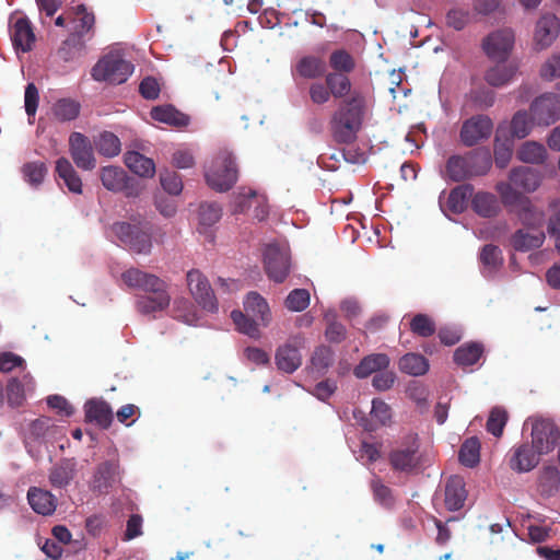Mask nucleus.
<instances>
[{
  "instance_id": "obj_59",
  "label": "nucleus",
  "mask_w": 560,
  "mask_h": 560,
  "mask_svg": "<svg viewBox=\"0 0 560 560\" xmlns=\"http://www.w3.org/2000/svg\"><path fill=\"white\" fill-rule=\"evenodd\" d=\"M308 97L311 103L315 106H323L327 104L332 98V95L326 80H324V82H312L308 85Z\"/></svg>"
},
{
  "instance_id": "obj_41",
  "label": "nucleus",
  "mask_w": 560,
  "mask_h": 560,
  "mask_svg": "<svg viewBox=\"0 0 560 560\" xmlns=\"http://www.w3.org/2000/svg\"><path fill=\"white\" fill-rule=\"evenodd\" d=\"M520 221L529 228L540 226L544 222L545 214L541 210L533 206L529 198H526L515 210Z\"/></svg>"
},
{
  "instance_id": "obj_10",
  "label": "nucleus",
  "mask_w": 560,
  "mask_h": 560,
  "mask_svg": "<svg viewBox=\"0 0 560 560\" xmlns=\"http://www.w3.org/2000/svg\"><path fill=\"white\" fill-rule=\"evenodd\" d=\"M493 131V121L488 115L478 114L466 119L460 128L459 138L464 145L474 147L488 140Z\"/></svg>"
},
{
  "instance_id": "obj_9",
  "label": "nucleus",
  "mask_w": 560,
  "mask_h": 560,
  "mask_svg": "<svg viewBox=\"0 0 560 560\" xmlns=\"http://www.w3.org/2000/svg\"><path fill=\"white\" fill-rule=\"evenodd\" d=\"M265 270L269 279L275 282H283L290 273L291 257L285 246L268 244L264 250Z\"/></svg>"
},
{
  "instance_id": "obj_46",
  "label": "nucleus",
  "mask_w": 560,
  "mask_h": 560,
  "mask_svg": "<svg viewBox=\"0 0 560 560\" xmlns=\"http://www.w3.org/2000/svg\"><path fill=\"white\" fill-rule=\"evenodd\" d=\"M81 105L71 98H60L52 106V114L59 121L74 120L80 114Z\"/></svg>"
},
{
  "instance_id": "obj_25",
  "label": "nucleus",
  "mask_w": 560,
  "mask_h": 560,
  "mask_svg": "<svg viewBox=\"0 0 560 560\" xmlns=\"http://www.w3.org/2000/svg\"><path fill=\"white\" fill-rule=\"evenodd\" d=\"M467 498L464 478L454 475L451 476L445 483V506L448 511L455 512L464 506Z\"/></svg>"
},
{
  "instance_id": "obj_62",
  "label": "nucleus",
  "mask_w": 560,
  "mask_h": 560,
  "mask_svg": "<svg viewBox=\"0 0 560 560\" xmlns=\"http://www.w3.org/2000/svg\"><path fill=\"white\" fill-rule=\"evenodd\" d=\"M8 404L15 408L22 406L25 399L24 385L18 378H11L5 387Z\"/></svg>"
},
{
  "instance_id": "obj_63",
  "label": "nucleus",
  "mask_w": 560,
  "mask_h": 560,
  "mask_svg": "<svg viewBox=\"0 0 560 560\" xmlns=\"http://www.w3.org/2000/svg\"><path fill=\"white\" fill-rule=\"evenodd\" d=\"M173 313L175 318L187 324H191L196 318L191 302L184 298L174 301Z\"/></svg>"
},
{
  "instance_id": "obj_45",
  "label": "nucleus",
  "mask_w": 560,
  "mask_h": 560,
  "mask_svg": "<svg viewBox=\"0 0 560 560\" xmlns=\"http://www.w3.org/2000/svg\"><path fill=\"white\" fill-rule=\"evenodd\" d=\"M371 417L375 423H365L364 429L366 431H374L378 425H387L392 420L390 407L384 400L374 398L372 400Z\"/></svg>"
},
{
  "instance_id": "obj_11",
  "label": "nucleus",
  "mask_w": 560,
  "mask_h": 560,
  "mask_svg": "<svg viewBox=\"0 0 560 560\" xmlns=\"http://www.w3.org/2000/svg\"><path fill=\"white\" fill-rule=\"evenodd\" d=\"M529 112L535 125L555 124L560 119V96L555 93H545L532 102Z\"/></svg>"
},
{
  "instance_id": "obj_7",
  "label": "nucleus",
  "mask_w": 560,
  "mask_h": 560,
  "mask_svg": "<svg viewBox=\"0 0 560 560\" xmlns=\"http://www.w3.org/2000/svg\"><path fill=\"white\" fill-rule=\"evenodd\" d=\"M133 71V65L126 60L119 51H109L92 68L91 75L96 81L121 84Z\"/></svg>"
},
{
  "instance_id": "obj_16",
  "label": "nucleus",
  "mask_w": 560,
  "mask_h": 560,
  "mask_svg": "<svg viewBox=\"0 0 560 560\" xmlns=\"http://www.w3.org/2000/svg\"><path fill=\"white\" fill-rule=\"evenodd\" d=\"M69 152L74 164L84 171L96 166V159L90 139L81 132H72L69 137Z\"/></svg>"
},
{
  "instance_id": "obj_2",
  "label": "nucleus",
  "mask_w": 560,
  "mask_h": 560,
  "mask_svg": "<svg viewBox=\"0 0 560 560\" xmlns=\"http://www.w3.org/2000/svg\"><path fill=\"white\" fill-rule=\"evenodd\" d=\"M121 279L129 288L145 293L137 299L136 307L139 313L150 315L170 306L168 284L160 277L138 268H130L122 272Z\"/></svg>"
},
{
  "instance_id": "obj_36",
  "label": "nucleus",
  "mask_w": 560,
  "mask_h": 560,
  "mask_svg": "<svg viewBox=\"0 0 560 560\" xmlns=\"http://www.w3.org/2000/svg\"><path fill=\"white\" fill-rule=\"evenodd\" d=\"M483 346L480 342H467L458 347L454 352V361L462 368L476 364L483 354Z\"/></svg>"
},
{
  "instance_id": "obj_57",
  "label": "nucleus",
  "mask_w": 560,
  "mask_h": 560,
  "mask_svg": "<svg viewBox=\"0 0 560 560\" xmlns=\"http://www.w3.org/2000/svg\"><path fill=\"white\" fill-rule=\"evenodd\" d=\"M371 490L373 492L374 500L386 509H390L395 504V497L393 490L382 482L380 478H375L371 481Z\"/></svg>"
},
{
  "instance_id": "obj_52",
  "label": "nucleus",
  "mask_w": 560,
  "mask_h": 560,
  "mask_svg": "<svg viewBox=\"0 0 560 560\" xmlns=\"http://www.w3.org/2000/svg\"><path fill=\"white\" fill-rule=\"evenodd\" d=\"M467 100L472 104L474 109H487L494 104L495 94L492 90L480 86L470 90Z\"/></svg>"
},
{
  "instance_id": "obj_19",
  "label": "nucleus",
  "mask_w": 560,
  "mask_h": 560,
  "mask_svg": "<svg viewBox=\"0 0 560 560\" xmlns=\"http://www.w3.org/2000/svg\"><path fill=\"white\" fill-rule=\"evenodd\" d=\"M560 33V20L556 14L545 13L536 23L534 40L539 49L548 48Z\"/></svg>"
},
{
  "instance_id": "obj_22",
  "label": "nucleus",
  "mask_w": 560,
  "mask_h": 560,
  "mask_svg": "<svg viewBox=\"0 0 560 560\" xmlns=\"http://www.w3.org/2000/svg\"><path fill=\"white\" fill-rule=\"evenodd\" d=\"M541 179L540 172L529 166L513 167L509 174V180L524 192L535 191L540 186Z\"/></svg>"
},
{
  "instance_id": "obj_54",
  "label": "nucleus",
  "mask_w": 560,
  "mask_h": 560,
  "mask_svg": "<svg viewBox=\"0 0 560 560\" xmlns=\"http://www.w3.org/2000/svg\"><path fill=\"white\" fill-rule=\"evenodd\" d=\"M335 353L330 347L319 346L315 349L311 362L313 369L318 373H326L332 365Z\"/></svg>"
},
{
  "instance_id": "obj_14",
  "label": "nucleus",
  "mask_w": 560,
  "mask_h": 560,
  "mask_svg": "<svg viewBox=\"0 0 560 560\" xmlns=\"http://www.w3.org/2000/svg\"><path fill=\"white\" fill-rule=\"evenodd\" d=\"M559 439L560 431L553 421L549 419H538L533 423L532 444L535 446L538 454L550 453Z\"/></svg>"
},
{
  "instance_id": "obj_20",
  "label": "nucleus",
  "mask_w": 560,
  "mask_h": 560,
  "mask_svg": "<svg viewBox=\"0 0 560 560\" xmlns=\"http://www.w3.org/2000/svg\"><path fill=\"white\" fill-rule=\"evenodd\" d=\"M540 455L533 444H521L512 450L509 466L520 474L530 471L538 465Z\"/></svg>"
},
{
  "instance_id": "obj_17",
  "label": "nucleus",
  "mask_w": 560,
  "mask_h": 560,
  "mask_svg": "<svg viewBox=\"0 0 560 560\" xmlns=\"http://www.w3.org/2000/svg\"><path fill=\"white\" fill-rule=\"evenodd\" d=\"M75 27L74 33L71 34L63 43L60 48L61 54H66L67 48H77L81 50L83 47V43L81 38L93 31L95 24V16L93 12L88 11L84 4H79L75 8ZM65 59H68L67 55H65Z\"/></svg>"
},
{
  "instance_id": "obj_40",
  "label": "nucleus",
  "mask_w": 560,
  "mask_h": 560,
  "mask_svg": "<svg viewBox=\"0 0 560 560\" xmlns=\"http://www.w3.org/2000/svg\"><path fill=\"white\" fill-rule=\"evenodd\" d=\"M100 176L103 186L110 191H120L126 186L127 174L119 166H104Z\"/></svg>"
},
{
  "instance_id": "obj_12",
  "label": "nucleus",
  "mask_w": 560,
  "mask_h": 560,
  "mask_svg": "<svg viewBox=\"0 0 560 560\" xmlns=\"http://www.w3.org/2000/svg\"><path fill=\"white\" fill-rule=\"evenodd\" d=\"M187 285L195 301L208 312L218 311V301L207 279L198 269L187 272Z\"/></svg>"
},
{
  "instance_id": "obj_58",
  "label": "nucleus",
  "mask_w": 560,
  "mask_h": 560,
  "mask_svg": "<svg viewBox=\"0 0 560 560\" xmlns=\"http://www.w3.org/2000/svg\"><path fill=\"white\" fill-rule=\"evenodd\" d=\"M508 422V412L505 409L494 407L489 415L486 428L489 433L495 438H500L503 434V429Z\"/></svg>"
},
{
  "instance_id": "obj_33",
  "label": "nucleus",
  "mask_w": 560,
  "mask_h": 560,
  "mask_svg": "<svg viewBox=\"0 0 560 560\" xmlns=\"http://www.w3.org/2000/svg\"><path fill=\"white\" fill-rule=\"evenodd\" d=\"M151 117L156 121L174 127H186L189 124V117L176 109L173 105L153 107Z\"/></svg>"
},
{
  "instance_id": "obj_30",
  "label": "nucleus",
  "mask_w": 560,
  "mask_h": 560,
  "mask_svg": "<svg viewBox=\"0 0 560 560\" xmlns=\"http://www.w3.org/2000/svg\"><path fill=\"white\" fill-rule=\"evenodd\" d=\"M389 358L385 353H374L364 357L360 363L354 368L353 374L358 378H365L372 373L382 372L389 365Z\"/></svg>"
},
{
  "instance_id": "obj_29",
  "label": "nucleus",
  "mask_w": 560,
  "mask_h": 560,
  "mask_svg": "<svg viewBox=\"0 0 560 560\" xmlns=\"http://www.w3.org/2000/svg\"><path fill=\"white\" fill-rule=\"evenodd\" d=\"M55 172L63 180L68 190L72 194H82V180L73 165L67 158H59L56 161Z\"/></svg>"
},
{
  "instance_id": "obj_35",
  "label": "nucleus",
  "mask_w": 560,
  "mask_h": 560,
  "mask_svg": "<svg viewBox=\"0 0 560 560\" xmlns=\"http://www.w3.org/2000/svg\"><path fill=\"white\" fill-rule=\"evenodd\" d=\"M497 62L495 66L486 71L485 80L489 85L500 88L508 84L514 78L517 68L512 63Z\"/></svg>"
},
{
  "instance_id": "obj_38",
  "label": "nucleus",
  "mask_w": 560,
  "mask_h": 560,
  "mask_svg": "<svg viewBox=\"0 0 560 560\" xmlns=\"http://www.w3.org/2000/svg\"><path fill=\"white\" fill-rule=\"evenodd\" d=\"M398 366L406 374L420 376L428 372L429 361L422 354L411 352L400 358Z\"/></svg>"
},
{
  "instance_id": "obj_26",
  "label": "nucleus",
  "mask_w": 560,
  "mask_h": 560,
  "mask_svg": "<svg viewBox=\"0 0 560 560\" xmlns=\"http://www.w3.org/2000/svg\"><path fill=\"white\" fill-rule=\"evenodd\" d=\"M470 207L476 214L487 219L497 217L501 211L497 196L482 190L472 192Z\"/></svg>"
},
{
  "instance_id": "obj_37",
  "label": "nucleus",
  "mask_w": 560,
  "mask_h": 560,
  "mask_svg": "<svg viewBox=\"0 0 560 560\" xmlns=\"http://www.w3.org/2000/svg\"><path fill=\"white\" fill-rule=\"evenodd\" d=\"M516 156L524 163L542 164L547 159V150L539 142L526 141L517 150Z\"/></svg>"
},
{
  "instance_id": "obj_13",
  "label": "nucleus",
  "mask_w": 560,
  "mask_h": 560,
  "mask_svg": "<svg viewBox=\"0 0 560 560\" xmlns=\"http://www.w3.org/2000/svg\"><path fill=\"white\" fill-rule=\"evenodd\" d=\"M514 39L512 30H499L483 39L482 48L490 59L505 62L512 51Z\"/></svg>"
},
{
  "instance_id": "obj_8",
  "label": "nucleus",
  "mask_w": 560,
  "mask_h": 560,
  "mask_svg": "<svg viewBox=\"0 0 560 560\" xmlns=\"http://www.w3.org/2000/svg\"><path fill=\"white\" fill-rule=\"evenodd\" d=\"M118 240L136 254L148 255L152 248L151 234L139 224L116 222L112 226Z\"/></svg>"
},
{
  "instance_id": "obj_61",
  "label": "nucleus",
  "mask_w": 560,
  "mask_h": 560,
  "mask_svg": "<svg viewBox=\"0 0 560 560\" xmlns=\"http://www.w3.org/2000/svg\"><path fill=\"white\" fill-rule=\"evenodd\" d=\"M160 183L170 195H179L183 190L182 177L174 171L164 170L160 173Z\"/></svg>"
},
{
  "instance_id": "obj_21",
  "label": "nucleus",
  "mask_w": 560,
  "mask_h": 560,
  "mask_svg": "<svg viewBox=\"0 0 560 560\" xmlns=\"http://www.w3.org/2000/svg\"><path fill=\"white\" fill-rule=\"evenodd\" d=\"M11 39L16 50L30 51L35 43L32 23L26 16L16 18L11 28Z\"/></svg>"
},
{
  "instance_id": "obj_4",
  "label": "nucleus",
  "mask_w": 560,
  "mask_h": 560,
  "mask_svg": "<svg viewBox=\"0 0 560 560\" xmlns=\"http://www.w3.org/2000/svg\"><path fill=\"white\" fill-rule=\"evenodd\" d=\"M245 313L233 311L231 318L236 329L250 338H259V325L268 326L271 313L267 301L257 292H249L244 301Z\"/></svg>"
},
{
  "instance_id": "obj_18",
  "label": "nucleus",
  "mask_w": 560,
  "mask_h": 560,
  "mask_svg": "<svg viewBox=\"0 0 560 560\" xmlns=\"http://www.w3.org/2000/svg\"><path fill=\"white\" fill-rule=\"evenodd\" d=\"M304 339L301 336L291 338L285 345L279 347L276 353V364L279 370L285 373H293L302 364V357L299 348L303 346Z\"/></svg>"
},
{
  "instance_id": "obj_55",
  "label": "nucleus",
  "mask_w": 560,
  "mask_h": 560,
  "mask_svg": "<svg viewBox=\"0 0 560 560\" xmlns=\"http://www.w3.org/2000/svg\"><path fill=\"white\" fill-rule=\"evenodd\" d=\"M120 140L119 138L109 131H104L100 135L98 140L96 141V148L98 152L108 158H113L119 154L120 152Z\"/></svg>"
},
{
  "instance_id": "obj_47",
  "label": "nucleus",
  "mask_w": 560,
  "mask_h": 560,
  "mask_svg": "<svg viewBox=\"0 0 560 560\" xmlns=\"http://www.w3.org/2000/svg\"><path fill=\"white\" fill-rule=\"evenodd\" d=\"M199 232L218 223L222 217V208L217 202H203L199 206Z\"/></svg>"
},
{
  "instance_id": "obj_49",
  "label": "nucleus",
  "mask_w": 560,
  "mask_h": 560,
  "mask_svg": "<svg viewBox=\"0 0 560 560\" xmlns=\"http://www.w3.org/2000/svg\"><path fill=\"white\" fill-rule=\"evenodd\" d=\"M459 462L466 467H475L480 460V442L477 438L467 439L459 450Z\"/></svg>"
},
{
  "instance_id": "obj_15",
  "label": "nucleus",
  "mask_w": 560,
  "mask_h": 560,
  "mask_svg": "<svg viewBox=\"0 0 560 560\" xmlns=\"http://www.w3.org/2000/svg\"><path fill=\"white\" fill-rule=\"evenodd\" d=\"M119 458H110L98 464L94 470L91 489L100 494L108 493L109 489L120 480Z\"/></svg>"
},
{
  "instance_id": "obj_42",
  "label": "nucleus",
  "mask_w": 560,
  "mask_h": 560,
  "mask_svg": "<svg viewBox=\"0 0 560 560\" xmlns=\"http://www.w3.org/2000/svg\"><path fill=\"white\" fill-rule=\"evenodd\" d=\"M328 62L332 70L331 72H342L346 74L353 72L357 66L354 57L343 48L334 50L329 55Z\"/></svg>"
},
{
  "instance_id": "obj_56",
  "label": "nucleus",
  "mask_w": 560,
  "mask_h": 560,
  "mask_svg": "<svg viewBox=\"0 0 560 560\" xmlns=\"http://www.w3.org/2000/svg\"><path fill=\"white\" fill-rule=\"evenodd\" d=\"M410 330L420 337L427 338L435 334L434 320L427 314H417L410 322Z\"/></svg>"
},
{
  "instance_id": "obj_6",
  "label": "nucleus",
  "mask_w": 560,
  "mask_h": 560,
  "mask_svg": "<svg viewBox=\"0 0 560 560\" xmlns=\"http://www.w3.org/2000/svg\"><path fill=\"white\" fill-rule=\"evenodd\" d=\"M205 176L212 189L220 192L230 190L238 178V168L233 154L228 150L219 151Z\"/></svg>"
},
{
  "instance_id": "obj_44",
  "label": "nucleus",
  "mask_w": 560,
  "mask_h": 560,
  "mask_svg": "<svg viewBox=\"0 0 560 560\" xmlns=\"http://www.w3.org/2000/svg\"><path fill=\"white\" fill-rule=\"evenodd\" d=\"M539 491L542 495H553L560 487V471L555 466L545 467L539 475Z\"/></svg>"
},
{
  "instance_id": "obj_60",
  "label": "nucleus",
  "mask_w": 560,
  "mask_h": 560,
  "mask_svg": "<svg viewBox=\"0 0 560 560\" xmlns=\"http://www.w3.org/2000/svg\"><path fill=\"white\" fill-rule=\"evenodd\" d=\"M289 311L302 312L310 305V292L305 289L292 290L284 301Z\"/></svg>"
},
{
  "instance_id": "obj_43",
  "label": "nucleus",
  "mask_w": 560,
  "mask_h": 560,
  "mask_svg": "<svg viewBox=\"0 0 560 560\" xmlns=\"http://www.w3.org/2000/svg\"><path fill=\"white\" fill-rule=\"evenodd\" d=\"M495 190L504 207L509 208L513 212L527 198L522 192L517 191V188H515L511 182L498 183L495 185Z\"/></svg>"
},
{
  "instance_id": "obj_31",
  "label": "nucleus",
  "mask_w": 560,
  "mask_h": 560,
  "mask_svg": "<svg viewBox=\"0 0 560 560\" xmlns=\"http://www.w3.org/2000/svg\"><path fill=\"white\" fill-rule=\"evenodd\" d=\"M124 162L132 173L141 177H153L155 174L154 161L137 151L126 152Z\"/></svg>"
},
{
  "instance_id": "obj_51",
  "label": "nucleus",
  "mask_w": 560,
  "mask_h": 560,
  "mask_svg": "<svg viewBox=\"0 0 560 560\" xmlns=\"http://www.w3.org/2000/svg\"><path fill=\"white\" fill-rule=\"evenodd\" d=\"M479 259L489 273L494 272L503 264L502 252L493 244H487L482 247Z\"/></svg>"
},
{
  "instance_id": "obj_32",
  "label": "nucleus",
  "mask_w": 560,
  "mask_h": 560,
  "mask_svg": "<svg viewBox=\"0 0 560 560\" xmlns=\"http://www.w3.org/2000/svg\"><path fill=\"white\" fill-rule=\"evenodd\" d=\"M475 188L471 184H462L453 188L447 197L446 207L455 214L463 213L467 207L469 199L471 200Z\"/></svg>"
},
{
  "instance_id": "obj_5",
  "label": "nucleus",
  "mask_w": 560,
  "mask_h": 560,
  "mask_svg": "<svg viewBox=\"0 0 560 560\" xmlns=\"http://www.w3.org/2000/svg\"><path fill=\"white\" fill-rule=\"evenodd\" d=\"M388 462L394 471L417 474L423 467L418 434L409 433L388 454Z\"/></svg>"
},
{
  "instance_id": "obj_50",
  "label": "nucleus",
  "mask_w": 560,
  "mask_h": 560,
  "mask_svg": "<svg viewBox=\"0 0 560 560\" xmlns=\"http://www.w3.org/2000/svg\"><path fill=\"white\" fill-rule=\"evenodd\" d=\"M324 319L327 324L325 330V337L328 341L340 343L347 337L346 327L337 320V314L334 311H328L324 315Z\"/></svg>"
},
{
  "instance_id": "obj_34",
  "label": "nucleus",
  "mask_w": 560,
  "mask_h": 560,
  "mask_svg": "<svg viewBox=\"0 0 560 560\" xmlns=\"http://www.w3.org/2000/svg\"><path fill=\"white\" fill-rule=\"evenodd\" d=\"M330 89L332 98L342 101L347 98L354 90L349 74L342 72H327L324 77Z\"/></svg>"
},
{
  "instance_id": "obj_24",
  "label": "nucleus",
  "mask_w": 560,
  "mask_h": 560,
  "mask_svg": "<svg viewBox=\"0 0 560 560\" xmlns=\"http://www.w3.org/2000/svg\"><path fill=\"white\" fill-rule=\"evenodd\" d=\"M85 420L94 422L102 429H108L113 422V410L103 399H90L84 405Z\"/></svg>"
},
{
  "instance_id": "obj_3",
  "label": "nucleus",
  "mask_w": 560,
  "mask_h": 560,
  "mask_svg": "<svg viewBox=\"0 0 560 560\" xmlns=\"http://www.w3.org/2000/svg\"><path fill=\"white\" fill-rule=\"evenodd\" d=\"M492 166V155L489 149L478 148L463 155H451L445 164V177L460 183L474 177L485 176Z\"/></svg>"
},
{
  "instance_id": "obj_28",
  "label": "nucleus",
  "mask_w": 560,
  "mask_h": 560,
  "mask_svg": "<svg viewBox=\"0 0 560 560\" xmlns=\"http://www.w3.org/2000/svg\"><path fill=\"white\" fill-rule=\"evenodd\" d=\"M27 500L32 509L42 515H51L57 506L56 497L48 490L37 487L28 489Z\"/></svg>"
},
{
  "instance_id": "obj_23",
  "label": "nucleus",
  "mask_w": 560,
  "mask_h": 560,
  "mask_svg": "<svg viewBox=\"0 0 560 560\" xmlns=\"http://www.w3.org/2000/svg\"><path fill=\"white\" fill-rule=\"evenodd\" d=\"M325 74L326 66L324 60L312 55L299 59L292 69V77L294 79L316 80L323 75L325 77Z\"/></svg>"
},
{
  "instance_id": "obj_64",
  "label": "nucleus",
  "mask_w": 560,
  "mask_h": 560,
  "mask_svg": "<svg viewBox=\"0 0 560 560\" xmlns=\"http://www.w3.org/2000/svg\"><path fill=\"white\" fill-rule=\"evenodd\" d=\"M552 215L548 223V233L556 241V248L560 253V200L552 203Z\"/></svg>"
},
{
  "instance_id": "obj_53",
  "label": "nucleus",
  "mask_w": 560,
  "mask_h": 560,
  "mask_svg": "<svg viewBox=\"0 0 560 560\" xmlns=\"http://www.w3.org/2000/svg\"><path fill=\"white\" fill-rule=\"evenodd\" d=\"M534 124L533 117H529L526 110H518L512 117L511 133L517 139H523L530 133Z\"/></svg>"
},
{
  "instance_id": "obj_1",
  "label": "nucleus",
  "mask_w": 560,
  "mask_h": 560,
  "mask_svg": "<svg viewBox=\"0 0 560 560\" xmlns=\"http://www.w3.org/2000/svg\"><path fill=\"white\" fill-rule=\"evenodd\" d=\"M368 110V98L359 90H354L347 98L339 101L329 119L334 139L338 143L353 142L363 127Z\"/></svg>"
},
{
  "instance_id": "obj_27",
  "label": "nucleus",
  "mask_w": 560,
  "mask_h": 560,
  "mask_svg": "<svg viewBox=\"0 0 560 560\" xmlns=\"http://www.w3.org/2000/svg\"><path fill=\"white\" fill-rule=\"evenodd\" d=\"M77 475L74 458H62L49 471V482L55 488H66Z\"/></svg>"
},
{
  "instance_id": "obj_39",
  "label": "nucleus",
  "mask_w": 560,
  "mask_h": 560,
  "mask_svg": "<svg viewBox=\"0 0 560 560\" xmlns=\"http://www.w3.org/2000/svg\"><path fill=\"white\" fill-rule=\"evenodd\" d=\"M545 241L544 232H537L535 234L517 230L511 238V244L515 250L528 252L530 249L538 248Z\"/></svg>"
},
{
  "instance_id": "obj_48",
  "label": "nucleus",
  "mask_w": 560,
  "mask_h": 560,
  "mask_svg": "<svg viewBox=\"0 0 560 560\" xmlns=\"http://www.w3.org/2000/svg\"><path fill=\"white\" fill-rule=\"evenodd\" d=\"M21 172L23 178L33 187H38L45 179L48 168L44 162L33 161L25 163Z\"/></svg>"
}]
</instances>
